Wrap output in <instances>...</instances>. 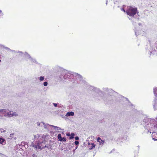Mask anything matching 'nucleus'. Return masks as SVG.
Masks as SVG:
<instances>
[{
  "label": "nucleus",
  "instance_id": "35",
  "mask_svg": "<svg viewBox=\"0 0 157 157\" xmlns=\"http://www.w3.org/2000/svg\"><path fill=\"white\" fill-rule=\"evenodd\" d=\"M78 147V146H77L75 147V149H74V150H73V151H75V150L76 149H77V148Z\"/></svg>",
  "mask_w": 157,
  "mask_h": 157
},
{
  "label": "nucleus",
  "instance_id": "47",
  "mask_svg": "<svg viewBox=\"0 0 157 157\" xmlns=\"http://www.w3.org/2000/svg\"><path fill=\"white\" fill-rule=\"evenodd\" d=\"M156 101H157V99H156Z\"/></svg>",
  "mask_w": 157,
  "mask_h": 157
},
{
  "label": "nucleus",
  "instance_id": "20",
  "mask_svg": "<svg viewBox=\"0 0 157 157\" xmlns=\"http://www.w3.org/2000/svg\"><path fill=\"white\" fill-rule=\"evenodd\" d=\"M103 90L104 91H106L107 92H112L113 91L112 89H109L107 88H104Z\"/></svg>",
  "mask_w": 157,
  "mask_h": 157
},
{
  "label": "nucleus",
  "instance_id": "9",
  "mask_svg": "<svg viewBox=\"0 0 157 157\" xmlns=\"http://www.w3.org/2000/svg\"><path fill=\"white\" fill-rule=\"evenodd\" d=\"M93 90V91L95 92L96 93L95 94L97 95H98V94H99L100 93H101L102 92L98 88L96 87H94Z\"/></svg>",
  "mask_w": 157,
  "mask_h": 157
},
{
  "label": "nucleus",
  "instance_id": "28",
  "mask_svg": "<svg viewBox=\"0 0 157 157\" xmlns=\"http://www.w3.org/2000/svg\"><path fill=\"white\" fill-rule=\"evenodd\" d=\"M6 131L4 130L3 129L0 128V132L1 133L5 132Z\"/></svg>",
  "mask_w": 157,
  "mask_h": 157
},
{
  "label": "nucleus",
  "instance_id": "11",
  "mask_svg": "<svg viewBox=\"0 0 157 157\" xmlns=\"http://www.w3.org/2000/svg\"><path fill=\"white\" fill-rule=\"evenodd\" d=\"M24 56H25V59L27 61H28V59H29V60L32 58L30 55L26 52H25Z\"/></svg>",
  "mask_w": 157,
  "mask_h": 157
},
{
  "label": "nucleus",
  "instance_id": "38",
  "mask_svg": "<svg viewBox=\"0 0 157 157\" xmlns=\"http://www.w3.org/2000/svg\"><path fill=\"white\" fill-rule=\"evenodd\" d=\"M36 157V156L35 155V154H33L32 155V157Z\"/></svg>",
  "mask_w": 157,
  "mask_h": 157
},
{
  "label": "nucleus",
  "instance_id": "4",
  "mask_svg": "<svg viewBox=\"0 0 157 157\" xmlns=\"http://www.w3.org/2000/svg\"><path fill=\"white\" fill-rule=\"evenodd\" d=\"M137 9L136 8H133L132 7H129L128 8L126 11L127 14L130 16L132 17V23L133 25H135L136 23L139 21V18H135L134 16L136 15L137 12Z\"/></svg>",
  "mask_w": 157,
  "mask_h": 157
},
{
  "label": "nucleus",
  "instance_id": "10",
  "mask_svg": "<svg viewBox=\"0 0 157 157\" xmlns=\"http://www.w3.org/2000/svg\"><path fill=\"white\" fill-rule=\"evenodd\" d=\"M57 137L59 141H66V138L64 137H62L61 136V135L60 134H59L58 135Z\"/></svg>",
  "mask_w": 157,
  "mask_h": 157
},
{
  "label": "nucleus",
  "instance_id": "19",
  "mask_svg": "<svg viewBox=\"0 0 157 157\" xmlns=\"http://www.w3.org/2000/svg\"><path fill=\"white\" fill-rule=\"evenodd\" d=\"M51 127H52L54 128V129L55 130H57V131L63 130V129H62L61 128H60L59 127L55 126L54 125H51Z\"/></svg>",
  "mask_w": 157,
  "mask_h": 157
},
{
  "label": "nucleus",
  "instance_id": "5",
  "mask_svg": "<svg viewBox=\"0 0 157 157\" xmlns=\"http://www.w3.org/2000/svg\"><path fill=\"white\" fill-rule=\"evenodd\" d=\"M59 71L60 72V75H59V78L63 82H66L68 80V71L62 68H59Z\"/></svg>",
  "mask_w": 157,
  "mask_h": 157
},
{
  "label": "nucleus",
  "instance_id": "27",
  "mask_svg": "<svg viewBox=\"0 0 157 157\" xmlns=\"http://www.w3.org/2000/svg\"><path fill=\"white\" fill-rule=\"evenodd\" d=\"M74 115V113L73 112H69V116H73Z\"/></svg>",
  "mask_w": 157,
  "mask_h": 157
},
{
  "label": "nucleus",
  "instance_id": "8",
  "mask_svg": "<svg viewBox=\"0 0 157 157\" xmlns=\"http://www.w3.org/2000/svg\"><path fill=\"white\" fill-rule=\"evenodd\" d=\"M13 52L14 54L18 53V55L20 56H24L25 53H24L22 52L18 51H13Z\"/></svg>",
  "mask_w": 157,
  "mask_h": 157
},
{
  "label": "nucleus",
  "instance_id": "39",
  "mask_svg": "<svg viewBox=\"0 0 157 157\" xmlns=\"http://www.w3.org/2000/svg\"><path fill=\"white\" fill-rule=\"evenodd\" d=\"M66 134L67 136H69V132L66 133Z\"/></svg>",
  "mask_w": 157,
  "mask_h": 157
},
{
  "label": "nucleus",
  "instance_id": "22",
  "mask_svg": "<svg viewBox=\"0 0 157 157\" xmlns=\"http://www.w3.org/2000/svg\"><path fill=\"white\" fill-rule=\"evenodd\" d=\"M33 63H37V62L32 57L29 60Z\"/></svg>",
  "mask_w": 157,
  "mask_h": 157
},
{
  "label": "nucleus",
  "instance_id": "7",
  "mask_svg": "<svg viewBox=\"0 0 157 157\" xmlns=\"http://www.w3.org/2000/svg\"><path fill=\"white\" fill-rule=\"evenodd\" d=\"M38 126H44V128H47L48 126H51V125L49 124H45L44 122H41L40 123H37Z\"/></svg>",
  "mask_w": 157,
  "mask_h": 157
},
{
  "label": "nucleus",
  "instance_id": "14",
  "mask_svg": "<svg viewBox=\"0 0 157 157\" xmlns=\"http://www.w3.org/2000/svg\"><path fill=\"white\" fill-rule=\"evenodd\" d=\"M88 146L89 149L90 150H91L95 147V145L94 143L90 144V143H89Z\"/></svg>",
  "mask_w": 157,
  "mask_h": 157
},
{
  "label": "nucleus",
  "instance_id": "42",
  "mask_svg": "<svg viewBox=\"0 0 157 157\" xmlns=\"http://www.w3.org/2000/svg\"><path fill=\"white\" fill-rule=\"evenodd\" d=\"M155 119L156 120H155V121H157V117H156V118H155Z\"/></svg>",
  "mask_w": 157,
  "mask_h": 157
},
{
  "label": "nucleus",
  "instance_id": "6",
  "mask_svg": "<svg viewBox=\"0 0 157 157\" xmlns=\"http://www.w3.org/2000/svg\"><path fill=\"white\" fill-rule=\"evenodd\" d=\"M155 132H157V131H152L151 132V133L149 132L148 133H149L150 134L151 133H152V139L155 141H156L157 140V133Z\"/></svg>",
  "mask_w": 157,
  "mask_h": 157
},
{
  "label": "nucleus",
  "instance_id": "34",
  "mask_svg": "<svg viewBox=\"0 0 157 157\" xmlns=\"http://www.w3.org/2000/svg\"><path fill=\"white\" fill-rule=\"evenodd\" d=\"M66 116L67 117L69 116V112H67L66 114Z\"/></svg>",
  "mask_w": 157,
  "mask_h": 157
},
{
  "label": "nucleus",
  "instance_id": "3",
  "mask_svg": "<svg viewBox=\"0 0 157 157\" xmlns=\"http://www.w3.org/2000/svg\"><path fill=\"white\" fill-rule=\"evenodd\" d=\"M69 82L73 83H85L86 82L83 79L82 76L79 74L69 71Z\"/></svg>",
  "mask_w": 157,
  "mask_h": 157
},
{
  "label": "nucleus",
  "instance_id": "33",
  "mask_svg": "<svg viewBox=\"0 0 157 157\" xmlns=\"http://www.w3.org/2000/svg\"><path fill=\"white\" fill-rule=\"evenodd\" d=\"M75 139L76 140H78L79 139V138L78 136H76L75 137Z\"/></svg>",
  "mask_w": 157,
  "mask_h": 157
},
{
  "label": "nucleus",
  "instance_id": "48",
  "mask_svg": "<svg viewBox=\"0 0 157 157\" xmlns=\"http://www.w3.org/2000/svg\"><path fill=\"white\" fill-rule=\"evenodd\" d=\"M0 154H1L0 153Z\"/></svg>",
  "mask_w": 157,
  "mask_h": 157
},
{
  "label": "nucleus",
  "instance_id": "43",
  "mask_svg": "<svg viewBox=\"0 0 157 157\" xmlns=\"http://www.w3.org/2000/svg\"><path fill=\"white\" fill-rule=\"evenodd\" d=\"M23 143V144H24V145H25V142H22V143Z\"/></svg>",
  "mask_w": 157,
  "mask_h": 157
},
{
  "label": "nucleus",
  "instance_id": "21",
  "mask_svg": "<svg viewBox=\"0 0 157 157\" xmlns=\"http://www.w3.org/2000/svg\"><path fill=\"white\" fill-rule=\"evenodd\" d=\"M153 92L155 96L157 97V87H155L154 88Z\"/></svg>",
  "mask_w": 157,
  "mask_h": 157
},
{
  "label": "nucleus",
  "instance_id": "1",
  "mask_svg": "<svg viewBox=\"0 0 157 157\" xmlns=\"http://www.w3.org/2000/svg\"><path fill=\"white\" fill-rule=\"evenodd\" d=\"M45 136L44 135L41 136L40 134H37L34 136V141L32 143L31 145L36 150L42 149L45 147H47L48 149L51 148V145L50 144H47L44 146L45 142Z\"/></svg>",
  "mask_w": 157,
  "mask_h": 157
},
{
  "label": "nucleus",
  "instance_id": "45",
  "mask_svg": "<svg viewBox=\"0 0 157 157\" xmlns=\"http://www.w3.org/2000/svg\"><path fill=\"white\" fill-rule=\"evenodd\" d=\"M138 24H139V25H141V24H140V23H139Z\"/></svg>",
  "mask_w": 157,
  "mask_h": 157
},
{
  "label": "nucleus",
  "instance_id": "40",
  "mask_svg": "<svg viewBox=\"0 0 157 157\" xmlns=\"http://www.w3.org/2000/svg\"><path fill=\"white\" fill-rule=\"evenodd\" d=\"M135 157H137V154L136 153V155L135 156Z\"/></svg>",
  "mask_w": 157,
  "mask_h": 157
},
{
  "label": "nucleus",
  "instance_id": "31",
  "mask_svg": "<svg viewBox=\"0 0 157 157\" xmlns=\"http://www.w3.org/2000/svg\"><path fill=\"white\" fill-rule=\"evenodd\" d=\"M74 143L76 145H78L79 143V142L77 141H75Z\"/></svg>",
  "mask_w": 157,
  "mask_h": 157
},
{
  "label": "nucleus",
  "instance_id": "46",
  "mask_svg": "<svg viewBox=\"0 0 157 157\" xmlns=\"http://www.w3.org/2000/svg\"><path fill=\"white\" fill-rule=\"evenodd\" d=\"M1 60H0V62H1Z\"/></svg>",
  "mask_w": 157,
  "mask_h": 157
},
{
  "label": "nucleus",
  "instance_id": "15",
  "mask_svg": "<svg viewBox=\"0 0 157 157\" xmlns=\"http://www.w3.org/2000/svg\"><path fill=\"white\" fill-rule=\"evenodd\" d=\"M53 105L55 107H58L59 108H62V107H63V108L64 107V106L63 105L59 104L58 103H53Z\"/></svg>",
  "mask_w": 157,
  "mask_h": 157
},
{
  "label": "nucleus",
  "instance_id": "12",
  "mask_svg": "<svg viewBox=\"0 0 157 157\" xmlns=\"http://www.w3.org/2000/svg\"><path fill=\"white\" fill-rule=\"evenodd\" d=\"M153 106L154 110H156L157 109V102L156 99H155L154 100Z\"/></svg>",
  "mask_w": 157,
  "mask_h": 157
},
{
  "label": "nucleus",
  "instance_id": "2",
  "mask_svg": "<svg viewBox=\"0 0 157 157\" xmlns=\"http://www.w3.org/2000/svg\"><path fill=\"white\" fill-rule=\"evenodd\" d=\"M142 124L144 128V132L151 133L152 131H157V121L153 118H148L144 116Z\"/></svg>",
  "mask_w": 157,
  "mask_h": 157
},
{
  "label": "nucleus",
  "instance_id": "37",
  "mask_svg": "<svg viewBox=\"0 0 157 157\" xmlns=\"http://www.w3.org/2000/svg\"><path fill=\"white\" fill-rule=\"evenodd\" d=\"M121 10H122V11H124V12H125V10H124L123 8H121Z\"/></svg>",
  "mask_w": 157,
  "mask_h": 157
},
{
  "label": "nucleus",
  "instance_id": "16",
  "mask_svg": "<svg viewBox=\"0 0 157 157\" xmlns=\"http://www.w3.org/2000/svg\"><path fill=\"white\" fill-rule=\"evenodd\" d=\"M1 113L4 114V116L5 117L6 115H7V110L5 109H0Z\"/></svg>",
  "mask_w": 157,
  "mask_h": 157
},
{
  "label": "nucleus",
  "instance_id": "44",
  "mask_svg": "<svg viewBox=\"0 0 157 157\" xmlns=\"http://www.w3.org/2000/svg\"><path fill=\"white\" fill-rule=\"evenodd\" d=\"M135 34L136 35H137L136 32H135Z\"/></svg>",
  "mask_w": 157,
  "mask_h": 157
},
{
  "label": "nucleus",
  "instance_id": "41",
  "mask_svg": "<svg viewBox=\"0 0 157 157\" xmlns=\"http://www.w3.org/2000/svg\"><path fill=\"white\" fill-rule=\"evenodd\" d=\"M108 3V1L106 0V4L107 5Z\"/></svg>",
  "mask_w": 157,
  "mask_h": 157
},
{
  "label": "nucleus",
  "instance_id": "23",
  "mask_svg": "<svg viewBox=\"0 0 157 157\" xmlns=\"http://www.w3.org/2000/svg\"><path fill=\"white\" fill-rule=\"evenodd\" d=\"M74 136L75 134L73 133H72L70 135L69 134V139L71 140L74 138Z\"/></svg>",
  "mask_w": 157,
  "mask_h": 157
},
{
  "label": "nucleus",
  "instance_id": "36",
  "mask_svg": "<svg viewBox=\"0 0 157 157\" xmlns=\"http://www.w3.org/2000/svg\"><path fill=\"white\" fill-rule=\"evenodd\" d=\"M0 13H1V14L2 15H3V13L2 12V11L0 10Z\"/></svg>",
  "mask_w": 157,
  "mask_h": 157
},
{
  "label": "nucleus",
  "instance_id": "17",
  "mask_svg": "<svg viewBox=\"0 0 157 157\" xmlns=\"http://www.w3.org/2000/svg\"><path fill=\"white\" fill-rule=\"evenodd\" d=\"M97 141L100 144H103L104 143V141L102 140L99 137L98 138Z\"/></svg>",
  "mask_w": 157,
  "mask_h": 157
},
{
  "label": "nucleus",
  "instance_id": "24",
  "mask_svg": "<svg viewBox=\"0 0 157 157\" xmlns=\"http://www.w3.org/2000/svg\"><path fill=\"white\" fill-rule=\"evenodd\" d=\"M2 46L3 48L11 52H13V51H15V50H12L11 49H10L9 48L7 47H5L4 46L2 45Z\"/></svg>",
  "mask_w": 157,
  "mask_h": 157
},
{
  "label": "nucleus",
  "instance_id": "32",
  "mask_svg": "<svg viewBox=\"0 0 157 157\" xmlns=\"http://www.w3.org/2000/svg\"><path fill=\"white\" fill-rule=\"evenodd\" d=\"M14 134V133H12V134H10V137L11 138H12L13 137V136Z\"/></svg>",
  "mask_w": 157,
  "mask_h": 157
},
{
  "label": "nucleus",
  "instance_id": "26",
  "mask_svg": "<svg viewBox=\"0 0 157 157\" xmlns=\"http://www.w3.org/2000/svg\"><path fill=\"white\" fill-rule=\"evenodd\" d=\"M13 115V116H18V114H17L16 112H13L12 113Z\"/></svg>",
  "mask_w": 157,
  "mask_h": 157
},
{
  "label": "nucleus",
  "instance_id": "30",
  "mask_svg": "<svg viewBox=\"0 0 157 157\" xmlns=\"http://www.w3.org/2000/svg\"><path fill=\"white\" fill-rule=\"evenodd\" d=\"M120 98H121L122 100H127V99H126L125 98H124V97H123L121 96H120Z\"/></svg>",
  "mask_w": 157,
  "mask_h": 157
},
{
  "label": "nucleus",
  "instance_id": "13",
  "mask_svg": "<svg viewBox=\"0 0 157 157\" xmlns=\"http://www.w3.org/2000/svg\"><path fill=\"white\" fill-rule=\"evenodd\" d=\"M6 140L4 138L0 137V144L2 145H4L6 144Z\"/></svg>",
  "mask_w": 157,
  "mask_h": 157
},
{
  "label": "nucleus",
  "instance_id": "29",
  "mask_svg": "<svg viewBox=\"0 0 157 157\" xmlns=\"http://www.w3.org/2000/svg\"><path fill=\"white\" fill-rule=\"evenodd\" d=\"M48 84V83L47 82H45L43 83V85L44 86H46Z\"/></svg>",
  "mask_w": 157,
  "mask_h": 157
},
{
  "label": "nucleus",
  "instance_id": "25",
  "mask_svg": "<svg viewBox=\"0 0 157 157\" xmlns=\"http://www.w3.org/2000/svg\"><path fill=\"white\" fill-rule=\"evenodd\" d=\"M44 76H40L39 78V80L40 81H43L44 80Z\"/></svg>",
  "mask_w": 157,
  "mask_h": 157
},
{
  "label": "nucleus",
  "instance_id": "18",
  "mask_svg": "<svg viewBox=\"0 0 157 157\" xmlns=\"http://www.w3.org/2000/svg\"><path fill=\"white\" fill-rule=\"evenodd\" d=\"M13 111H10L9 112H7V115H5V117L8 116L9 117H13V115L12 113Z\"/></svg>",
  "mask_w": 157,
  "mask_h": 157
}]
</instances>
